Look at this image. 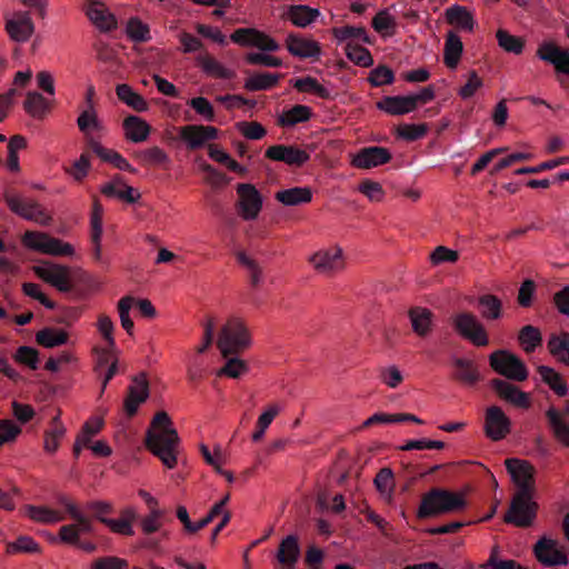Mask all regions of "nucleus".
Segmentation results:
<instances>
[{"mask_svg":"<svg viewBox=\"0 0 569 569\" xmlns=\"http://www.w3.org/2000/svg\"><path fill=\"white\" fill-rule=\"evenodd\" d=\"M146 445L167 468L173 469L177 466L180 438L167 412L160 411L154 415Z\"/></svg>","mask_w":569,"mask_h":569,"instance_id":"obj_1","label":"nucleus"},{"mask_svg":"<svg viewBox=\"0 0 569 569\" xmlns=\"http://www.w3.org/2000/svg\"><path fill=\"white\" fill-rule=\"evenodd\" d=\"M33 271L41 280L61 292L71 291L77 283L91 284L93 281L92 277L79 267L50 261L34 266Z\"/></svg>","mask_w":569,"mask_h":569,"instance_id":"obj_2","label":"nucleus"},{"mask_svg":"<svg viewBox=\"0 0 569 569\" xmlns=\"http://www.w3.org/2000/svg\"><path fill=\"white\" fill-rule=\"evenodd\" d=\"M467 507L466 496L461 491L432 489L427 492L418 509L419 518H429L438 515L453 513Z\"/></svg>","mask_w":569,"mask_h":569,"instance_id":"obj_3","label":"nucleus"},{"mask_svg":"<svg viewBox=\"0 0 569 569\" xmlns=\"http://www.w3.org/2000/svg\"><path fill=\"white\" fill-rule=\"evenodd\" d=\"M251 346V333L244 320L239 317L229 318L221 327L217 340L222 357L237 356Z\"/></svg>","mask_w":569,"mask_h":569,"instance_id":"obj_4","label":"nucleus"},{"mask_svg":"<svg viewBox=\"0 0 569 569\" xmlns=\"http://www.w3.org/2000/svg\"><path fill=\"white\" fill-rule=\"evenodd\" d=\"M311 269L319 276L331 279L346 270L347 261L340 246L322 247L308 257Z\"/></svg>","mask_w":569,"mask_h":569,"instance_id":"obj_5","label":"nucleus"},{"mask_svg":"<svg viewBox=\"0 0 569 569\" xmlns=\"http://www.w3.org/2000/svg\"><path fill=\"white\" fill-rule=\"evenodd\" d=\"M58 501L64 507L71 519H73L72 523L63 525L60 528L59 539L64 543L77 545L82 535L92 532V520L86 516L76 502L67 496L59 497Z\"/></svg>","mask_w":569,"mask_h":569,"instance_id":"obj_6","label":"nucleus"},{"mask_svg":"<svg viewBox=\"0 0 569 569\" xmlns=\"http://www.w3.org/2000/svg\"><path fill=\"white\" fill-rule=\"evenodd\" d=\"M22 243L29 250L53 257H73L76 253L71 243L40 231H27L22 236Z\"/></svg>","mask_w":569,"mask_h":569,"instance_id":"obj_7","label":"nucleus"},{"mask_svg":"<svg viewBox=\"0 0 569 569\" xmlns=\"http://www.w3.org/2000/svg\"><path fill=\"white\" fill-rule=\"evenodd\" d=\"M451 323L456 332L476 347L489 345V337L485 326L471 312L462 311L451 317Z\"/></svg>","mask_w":569,"mask_h":569,"instance_id":"obj_8","label":"nucleus"},{"mask_svg":"<svg viewBox=\"0 0 569 569\" xmlns=\"http://www.w3.org/2000/svg\"><path fill=\"white\" fill-rule=\"evenodd\" d=\"M535 495L516 492L510 507L505 515V521L516 527H530L537 515L538 505L533 500Z\"/></svg>","mask_w":569,"mask_h":569,"instance_id":"obj_9","label":"nucleus"},{"mask_svg":"<svg viewBox=\"0 0 569 569\" xmlns=\"http://www.w3.org/2000/svg\"><path fill=\"white\" fill-rule=\"evenodd\" d=\"M490 367L499 375L513 381H525L529 371L523 361L507 350H497L489 356Z\"/></svg>","mask_w":569,"mask_h":569,"instance_id":"obj_10","label":"nucleus"},{"mask_svg":"<svg viewBox=\"0 0 569 569\" xmlns=\"http://www.w3.org/2000/svg\"><path fill=\"white\" fill-rule=\"evenodd\" d=\"M4 30L10 40L18 43L28 42L34 31L36 24L28 10H13L4 13Z\"/></svg>","mask_w":569,"mask_h":569,"instance_id":"obj_11","label":"nucleus"},{"mask_svg":"<svg viewBox=\"0 0 569 569\" xmlns=\"http://www.w3.org/2000/svg\"><path fill=\"white\" fill-rule=\"evenodd\" d=\"M236 191V208L239 217L246 221L257 220L263 206L260 191L251 183H239Z\"/></svg>","mask_w":569,"mask_h":569,"instance_id":"obj_12","label":"nucleus"},{"mask_svg":"<svg viewBox=\"0 0 569 569\" xmlns=\"http://www.w3.org/2000/svg\"><path fill=\"white\" fill-rule=\"evenodd\" d=\"M537 560L546 567L567 566L569 560L563 545L549 536L541 537L533 547Z\"/></svg>","mask_w":569,"mask_h":569,"instance_id":"obj_13","label":"nucleus"},{"mask_svg":"<svg viewBox=\"0 0 569 569\" xmlns=\"http://www.w3.org/2000/svg\"><path fill=\"white\" fill-rule=\"evenodd\" d=\"M505 465L512 482L517 487V492L535 495V467L530 462L517 458L507 459Z\"/></svg>","mask_w":569,"mask_h":569,"instance_id":"obj_14","label":"nucleus"},{"mask_svg":"<svg viewBox=\"0 0 569 569\" xmlns=\"http://www.w3.org/2000/svg\"><path fill=\"white\" fill-rule=\"evenodd\" d=\"M6 202L12 212L23 219L34 221L41 226H48L51 221V216L36 201L17 194H8L6 196Z\"/></svg>","mask_w":569,"mask_h":569,"instance_id":"obj_15","label":"nucleus"},{"mask_svg":"<svg viewBox=\"0 0 569 569\" xmlns=\"http://www.w3.org/2000/svg\"><path fill=\"white\" fill-rule=\"evenodd\" d=\"M230 39L239 46L257 48L264 52H274L280 49V44L272 37L254 28L237 29L231 33Z\"/></svg>","mask_w":569,"mask_h":569,"instance_id":"obj_16","label":"nucleus"},{"mask_svg":"<svg viewBox=\"0 0 569 569\" xmlns=\"http://www.w3.org/2000/svg\"><path fill=\"white\" fill-rule=\"evenodd\" d=\"M483 432L492 441H500L511 432V420L499 406L486 409Z\"/></svg>","mask_w":569,"mask_h":569,"instance_id":"obj_17","label":"nucleus"},{"mask_svg":"<svg viewBox=\"0 0 569 569\" xmlns=\"http://www.w3.org/2000/svg\"><path fill=\"white\" fill-rule=\"evenodd\" d=\"M149 398V383L143 373L136 376L128 387L123 407L128 416H133L139 407Z\"/></svg>","mask_w":569,"mask_h":569,"instance_id":"obj_18","label":"nucleus"},{"mask_svg":"<svg viewBox=\"0 0 569 569\" xmlns=\"http://www.w3.org/2000/svg\"><path fill=\"white\" fill-rule=\"evenodd\" d=\"M491 387L501 400L521 409L530 408L531 400L529 393L520 390L509 381L493 379L491 381Z\"/></svg>","mask_w":569,"mask_h":569,"instance_id":"obj_19","label":"nucleus"},{"mask_svg":"<svg viewBox=\"0 0 569 569\" xmlns=\"http://www.w3.org/2000/svg\"><path fill=\"white\" fill-rule=\"evenodd\" d=\"M537 57L552 64L557 72L569 76V50L560 49L556 43L546 41L539 44Z\"/></svg>","mask_w":569,"mask_h":569,"instance_id":"obj_20","label":"nucleus"},{"mask_svg":"<svg viewBox=\"0 0 569 569\" xmlns=\"http://www.w3.org/2000/svg\"><path fill=\"white\" fill-rule=\"evenodd\" d=\"M391 152L383 147H367L359 150L351 160V164L358 169H371L388 163Z\"/></svg>","mask_w":569,"mask_h":569,"instance_id":"obj_21","label":"nucleus"},{"mask_svg":"<svg viewBox=\"0 0 569 569\" xmlns=\"http://www.w3.org/2000/svg\"><path fill=\"white\" fill-rule=\"evenodd\" d=\"M179 132L180 138L190 149H198L218 137V130L211 126L188 124L181 127Z\"/></svg>","mask_w":569,"mask_h":569,"instance_id":"obj_22","label":"nucleus"},{"mask_svg":"<svg viewBox=\"0 0 569 569\" xmlns=\"http://www.w3.org/2000/svg\"><path fill=\"white\" fill-rule=\"evenodd\" d=\"M266 156L274 161H282L289 166L300 167L306 163L310 154L300 148L293 146H272L267 149Z\"/></svg>","mask_w":569,"mask_h":569,"instance_id":"obj_23","label":"nucleus"},{"mask_svg":"<svg viewBox=\"0 0 569 569\" xmlns=\"http://www.w3.org/2000/svg\"><path fill=\"white\" fill-rule=\"evenodd\" d=\"M77 126L83 133L87 143L90 144V140H97V136L104 132V126L99 119L98 111L96 108H84L77 119Z\"/></svg>","mask_w":569,"mask_h":569,"instance_id":"obj_24","label":"nucleus"},{"mask_svg":"<svg viewBox=\"0 0 569 569\" xmlns=\"http://www.w3.org/2000/svg\"><path fill=\"white\" fill-rule=\"evenodd\" d=\"M86 14L92 24L100 31H110L117 28V19L100 1H91L84 8Z\"/></svg>","mask_w":569,"mask_h":569,"instance_id":"obj_25","label":"nucleus"},{"mask_svg":"<svg viewBox=\"0 0 569 569\" xmlns=\"http://www.w3.org/2000/svg\"><path fill=\"white\" fill-rule=\"evenodd\" d=\"M288 51L298 58H318L321 53L320 44L309 38L289 34L286 39Z\"/></svg>","mask_w":569,"mask_h":569,"instance_id":"obj_26","label":"nucleus"},{"mask_svg":"<svg viewBox=\"0 0 569 569\" xmlns=\"http://www.w3.org/2000/svg\"><path fill=\"white\" fill-rule=\"evenodd\" d=\"M138 517V511L133 506H127L119 512V518L103 520L109 530L121 536H132L134 533L133 523Z\"/></svg>","mask_w":569,"mask_h":569,"instance_id":"obj_27","label":"nucleus"},{"mask_svg":"<svg viewBox=\"0 0 569 569\" xmlns=\"http://www.w3.org/2000/svg\"><path fill=\"white\" fill-rule=\"evenodd\" d=\"M313 191L310 187H292L274 193V199L284 207H297L310 203Z\"/></svg>","mask_w":569,"mask_h":569,"instance_id":"obj_28","label":"nucleus"},{"mask_svg":"<svg viewBox=\"0 0 569 569\" xmlns=\"http://www.w3.org/2000/svg\"><path fill=\"white\" fill-rule=\"evenodd\" d=\"M124 138L134 143L144 142L151 133V126L138 116H128L122 122Z\"/></svg>","mask_w":569,"mask_h":569,"instance_id":"obj_29","label":"nucleus"},{"mask_svg":"<svg viewBox=\"0 0 569 569\" xmlns=\"http://www.w3.org/2000/svg\"><path fill=\"white\" fill-rule=\"evenodd\" d=\"M23 512L30 520L42 525H54L66 519L63 511L44 505H27L23 507Z\"/></svg>","mask_w":569,"mask_h":569,"instance_id":"obj_30","label":"nucleus"},{"mask_svg":"<svg viewBox=\"0 0 569 569\" xmlns=\"http://www.w3.org/2000/svg\"><path fill=\"white\" fill-rule=\"evenodd\" d=\"M413 332L427 337L433 328V312L425 307H413L408 312Z\"/></svg>","mask_w":569,"mask_h":569,"instance_id":"obj_31","label":"nucleus"},{"mask_svg":"<svg viewBox=\"0 0 569 569\" xmlns=\"http://www.w3.org/2000/svg\"><path fill=\"white\" fill-rule=\"evenodd\" d=\"M377 108L391 116H401L415 110V102L409 96L385 97L377 102Z\"/></svg>","mask_w":569,"mask_h":569,"instance_id":"obj_32","label":"nucleus"},{"mask_svg":"<svg viewBox=\"0 0 569 569\" xmlns=\"http://www.w3.org/2000/svg\"><path fill=\"white\" fill-rule=\"evenodd\" d=\"M446 19L449 24L467 32H472L477 24L473 14L467 8L457 4L446 10Z\"/></svg>","mask_w":569,"mask_h":569,"instance_id":"obj_33","label":"nucleus"},{"mask_svg":"<svg viewBox=\"0 0 569 569\" xmlns=\"http://www.w3.org/2000/svg\"><path fill=\"white\" fill-rule=\"evenodd\" d=\"M550 429L558 442L565 447H569V423L566 421L563 413L555 407H550L546 411Z\"/></svg>","mask_w":569,"mask_h":569,"instance_id":"obj_34","label":"nucleus"},{"mask_svg":"<svg viewBox=\"0 0 569 569\" xmlns=\"http://www.w3.org/2000/svg\"><path fill=\"white\" fill-rule=\"evenodd\" d=\"M463 44L460 37L455 31H448L443 48V61L450 69H455L461 58Z\"/></svg>","mask_w":569,"mask_h":569,"instance_id":"obj_35","label":"nucleus"},{"mask_svg":"<svg viewBox=\"0 0 569 569\" xmlns=\"http://www.w3.org/2000/svg\"><path fill=\"white\" fill-rule=\"evenodd\" d=\"M300 556V548L296 536L286 537L278 549L277 559L287 568H293Z\"/></svg>","mask_w":569,"mask_h":569,"instance_id":"obj_36","label":"nucleus"},{"mask_svg":"<svg viewBox=\"0 0 569 569\" xmlns=\"http://www.w3.org/2000/svg\"><path fill=\"white\" fill-rule=\"evenodd\" d=\"M318 16L319 11L308 6H290L284 13L286 19L299 28L308 27Z\"/></svg>","mask_w":569,"mask_h":569,"instance_id":"obj_37","label":"nucleus"},{"mask_svg":"<svg viewBox=\"0 0 569 569\" xmlns=\"http://www.w3.org/2000/svg\"><path fill=\"white\" fill-rule=\"evenodd\" d=\"M24 111L34 119H43L50 111L49 101L37 91H29L23 102Z\"/></svg>","mask_w":569,"mask_h":569,"instance_id":"obj_38","label":"nucleus"},{"mask_svg":"<svg viewBox=\"0 0 569 569\" xmlns=\"http://www.w3.org/2000/svg\"><path fill=\"white\" fill-rule=\"evenodd\" d=\"M116 93L120 101L138 112H144L149 109L147 100L127 83L118 84Z\"/></svg>","mask_w":569,"mask_h":569,"instance_id":"obj_39","label":"nucleus"},{"mask_svg":"<svg viewBox=\"0 0 569 569\" xmlns=\"http://www.w3.org/2000/svg\"><path fill=\"white\" fill-rule=\"evenodd\" d=\"M36 341L48 349L63 346L69 341V333L63 329L44 328L36 333Z\"/></svg>","mask_w":569,"mask_h":569,"instance_id":"obj_40","label":"nucleus"},{"mask_svg":"<svg viewBox=\"0 0 569 569\" xmlns=\"http://www.w3.org/2000/svg\"><path fill=\"white\" fill-rule=\"evenodd\" d=\"M66 435V427L60 420V416L57 415L51 422L50 428L44 432L43 449L48 453H54L60 441Z\"/></svg>","mask_w":569,"mask_h":569,"instance_id":"obj_41","label":"nucleus"},{"mask_svg":"<svg viewBox=\"0 0 569 569\" xmlns=\"http://www.w3.org/2000/svg\"><path fill=\"white\" fill-rule=\"evenodd\" d=\"M538 372L541 380L549 386V388L559 397H565L568 393V386L561 375L553 368L548 366H539Z\"/></svg>","mask_w":569,"mask_h":569,"instance_id":"obj_42","label":"nucleus"},{"mask_svg":"<svg viewBox=\"0 0 569 569\" xmlns=\"http://www.w3.org/2000/svg\"><path fill=\"white\" fill-rule=\"evenodd\" d=\"M453 366L457 369V379L472 386L480 380V373L473 360L468 358H455Z\"/></svg>","mask_w":569,"mask_h":569,"instance_id":"obj_43","label":"nucleus"},{"mask_svg":"<svg viewBox=\"0 0 569 569\" xmlns=\"http://www.w3.org/2000/svg\"><path fill=\"white\" fill-rule=\"evenodd\" d=\"M549 352L561 363L569 366V333L553 335L548 341Z\"/></svg>","mask_w":569,"mask_h":569,"instance_id":"obj_44","label":"nucleus"},{"mask_svg":"<svg viewBox=\"0 0 569 569\" xmlns=\"http://www.w3.org/2000/svg\"><path fill=\"white\" fill-rule=\"evenodd\" d=\"M480 313L486 320H497L502 316V302L495 295H483L478 299Z\"/></svg>","mask_w":569,"mask_h":569,"instance_id":"obj_45","label":"nucleus"},{"mask_svg":"<svg viewBox=\"0 0 569 569\" xmlns=\"http://www.w3.org/2000/svg\"><path fill=\"white\" fill-rule=\"evenodd\" d=\"M280 76L278 73H253L244 81V88L249 91L268 90L273 88L279 82Z\"/></svg>","mask_w":569,"mask_h":569,"instance_id":"obj_46","label":"nucleus"},{"mask_svg":"<svg viewBox=\"0 0 569 569\" xmlns=\"http://www.w3.org/2000/svg\"><path fill=\"white\" fill-rule=\"evenodd\" d=\"M498 46L508 53L521 54L525 49L526 41L521 37L513 36L507 30L499 29L496 32Z\"/></svg>","mask_w":569,"mask_h":569,"instance_id":"obj_47","label":"nucleus"},{"mask_svg":"<svg viewBox=\"0 0 569 569\" xmlns=\"http://www.w3.org/2000/svg\"><path fill=\"white\" fill-rule=\"evenodd\" d=\"M237 261L247 269L250 282L253 287H258L263 281V271L259 263L246 251L236 252Z\"/></svg>","mask_w":569,"mask_h":569,"instance_id":"obj_48","label":"nucleus"},{"mask_svg":"<svg viewBox=\"0 0 569 569\" xmlns=\"http://www.w3.org/2000/svg\"><path fill=\"white\" fill-rule=\"evenodd\" d=\"M311 109L303 104H297L284 111L279 117V124L282 127H293L297 123L308 121L311 117Z\"/></svg>","mask_w":569,"mask_h":569,"instance_id":"obj_49","label":"nucleus"},{"mask_svg":"<svg viewBox=\"0 0 569 569\" xmlns=\"http://www.w3.org/2000/svg\"><path fill=\"white\" fill-rule=\"evenodd\" d=\"M97 329L102 338L107 342L106 351L107 356H111V352H116V340L113 337L114 323L111 318L107 315H99L97 319Z\"/></svg>","mask_w":569,"mask_h":569,"instance_id":"obj_50","label":"nucleus"},{"mask_svg":"<svg viewBox=\"0 0 569 569\" xmlns=\"http://www.w3.org/2000/svg\"><path fill=\"white\" fill-rule=\"evenodd\" d=\"M518 340L522 349L530 353L542 343V336L537 327L528 325L520 330Z\"/></svg>","mask_w":569,"mask_h":569,"instance_id":"obj_51","label":"nucleus"},{"mask_svg":"<svg viewBox=\"0 0 569 569\" xmlns=\"http://www.w3.org/2000/svg\"><path fill=\"white\" fill-rule=\"evenodd\" d=\"M126 34L134 42H147L151 39L149 26L137 17L128 20Z\"/></svg>","mask_w":569,"mask_h":569,"instance_id":"obj_52","label":"nucleus"},{"mask_svg":"<svg viewBox=\"0 0 569 569\" xmlns=\"http://www.w3.org/2000/svg\"><path fill=\"white\" fill-rule=\"evenodd\" d=\"M396 26V18L387 9L379 11L372 19V28L383 37L392 36Z\"/></svg>","mask_w":569,"mask_h":569,"instance_id":"obj_53","label":"nucleus"},{"mask_svg":"<svg viewBox=\"0 0 569 569\" xmlns=\"http://www.w3.org/2000/svg\"><path fill=\"white\" fill-rule=\"evenodd\" d=\"M248 370L249 366L244 360L238 358L237 356H229L226 365L218 370L217 376H226L232 379H237L246 375Z\"/></svg>","mask_w":569,"mask_h":569,"instance_id":"obj_54","label":"nucleus"},{"mask_svg":"<svg viewBox=\"0 0 569 569\" xmlns=\"http://www.w3.org/2000/svg\"><path fill=\"white\" fill-rule=\"evenodd\" d=\"M375 486L377 490L380 492V495L390 502L392 499L393 488H395V481H393V473L391 469L383 468L381 469L376 478H375Z\"/></svg>","mask_w":569,"mask_h":569,"instance_id":"obj_55","label":"nucleus"},{"mask_svg":"<svg viewBox=\"0 0 569 569\" xmlns=\"http://www.w3.org/2000/svg\"><path fill=\"white\" fill-rule=\"evenodd\" d=\"M136 298L126 296L118 301V313L122 328L128 335H133V321L130 318V310L134 307Z\"/></svg>","mask_w":569,"mask_h":569,"instance_id":"obj_56","label":"nucleus"},{"mask_svg":"<svg viewBox=\"0 0 569 569\" xmlns=\"http://www.w3.org/2000/svg\"><path fill=\"white\" fill-rule=\"evenodd\" d=\"M292 86L300 92L313 93L320 98L329 97V90L312 77L296 79L292 81Z\"/></svg>","mask_w":569,"mask_h":569,"instance_id":"obj_57","label":"nucleus"},{"mask_svg":"<svg viewBox=\"0 0 569 569\" xmlns=\"http://www.w3.org/2000/svg\"><path fill=\"white\" fill-rule=\"evenodd\" d=\"M137 158L143 166H162L169 162V157L159 147H151L137 153Z\"/></svg>","mask_w":569,"mask_h":569,"instance_id":"obj_58","label":"nucleus"},{"mask_svg":"<svg viewBox=\"0 0 569 569\" xmlns=\"http://www.w3.org/2000/svg\"><path fill=\"white\" fill-rule=\"evenodd\" d=\"M200 452L204 461L211 466L217 472H222V466L227 461L226 453L220 446H216L212 450L206 445H200Z\"/></svg>","mask_w":569,"mask_h":569,"instance_id":"obj_59","label":"nucleus"},{"mask_svg":"<svg viewBox=\"0 0 569 569\" xmlns=\"http://www.w3.org/2000/svg\"><path fill=\"white\" fill-rule=\"evenodd\" d=\"M333 34L339 41L350 40L352 42V40H360L365 43H370V38L362 27L346 26L336 28Z\"/></svg>","mask_w":569,"mask_h":569,"instance_id":"obj_60","label":"nucleus"},{"mask_svg":"<svg viewBox=\"0 0 569 569\" xmlns=\"http://www.w3.org/2000/svg\"><path fill=\"white\" fill-rule=\"evenodd\" d=\"M346 53L351 61L361 67H369L373 62L369 50L351 41L347 43Z\"/></svg>","mask_w":569,"mask_h":569,"instance_id":"obj_61","label":"nucleus"},{"mask_svg":"<svg viewBox=\"0 0 569 569\" xmlns=\"http://www.w3.org/2000/svg\"><path fill=\"white\" fill-rule=\"evenodd\" d=\"M428 132L426 123H403L397 128V136L407 141H415L425 137Z\"/></svg>","mask_w":569,"mask_h":569,"instance_id":"obj_62","label":"nucleus"},{"mask_svg":"<svg viewBox=\"0 0 569 569\" xmlns=\"http://www.w3.org/2000/svg\"><path fill=\"white\" fill-rule=\"evenodd\" d=\"M379 379L388 388L396 389L402 383L403 375L397 366L391 365L380 369Z\"/></svg>","mask_w":569,"mask_h":569,"instance_id":"obj_63","label":"nucleus"},{"mask_svg":"<svg viewBox=\"0 0 569 569\" xmlns=\"http://www.w3.org/2000/svg\"><path fill=\"white\" fill-rule=\"evenodd\" d=\"M201 66L207 73L216 78L230 79L234 76L232 70L226 68L218 60L211 57L203 58L201 61Z\"/></svg>","mask_w":569,"mask_h":569,"instance_id":"obj_64","label":"nucleus"}]
</instances>
